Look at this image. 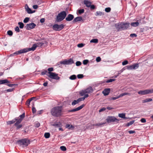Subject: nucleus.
<instances>
[{
  "label": "nucleus",
  "instance_id": "f257e3e1",
  "mask_svg": "<svg viewBox=\"0 0 153 153\" xmlns=\"http://www.w3.org/2000/svg\"><path fill=\"white\" fill-rule=\"evenodd\" d=\"M51 112L52 116L59 117L62 114V107L59 106L54 107L51 109Z\"/></svg>",
  "mask_w": 153,
  "mask_h": 153
},
{
  "label": "nucleus",
  "instance_id": "f03ea898",
  "mask_svg": "<svg viewBox=\"0 0 153 153\" xmlns=\"http://www.w3.org/2000/svg\"><path fill=\"white\" fill-rule=\"evenodd\" d=\"M129 23H117L115 24V26L118 31L124 30L127 29L129 26Z\"/></svg>",
  "mask_w": 153,
  "mask_h": 153
},
{
  "label": "nucleus",
  "instance_id": "7ed1b4c3",
  "mask_svg": "<svg viewBox=\"0 0 153 153\" xmlns=\"http://www.w3.org/2000/svg\"><path fill=\"white\" fill-rule=\"evenodd\" d=\"M17 143L22 147H26L30 144V140L27 138L19 140L17 141Z\"/></svg>",
  "mask_w": 153,
  "mask_h": 153
},
{
  "label": "nucleus",
  "instance_id": "20e7f679",
  "mask_svg": "<svg viewBox=\"0 0 153 153\" xmlns=\"http://www.w3.org/2000/svg\"><path fill=\"white\" fill-rule=\"evenodd\" d=\"M67 14L65 11L61 12L57 15L56 20L57 22H60L62 21L66 17Z\"/></svg>",
  "mask_w": 153,
  "mask_h": 153
},
{
  "label": "nucleus",
  "instance_id": "39448f33",
  "mask_svg": "<svg viewBox=\"0 0 153 153\" xmlns=\"http://www.w3.org/2000/svg\"><path fill=\"white\" fill-rule=\"evenodd\" d=\"M74 63V62L73 59L72 58H70L68 60L65 59L63 61L60 62H59L57 63V65L59 66V67H60V65L61 64L70 65Z\"/></svg>",
  "mask_w": 153,
  "mask_h": 153
},
{
  "label": "nucleus",
  "instance_id": "423d86ee",
  "mask_svg": "<svg viewBox=\"0 0 153 153\" xmlns=\"http://www.w3.org/2000/svg\"><path fill=\"white\" fill-rule=\"evenodd\" d=\"M106 120L108 123H113L116 122L118 123L119 120L114 116H108Z\"/></svg>",
  "mask_w": 153,
  "mask_h": 153
},
{
  "label": "nucleus",
  "instance_id": "0eeeda50",
  "mask_svg": "<svg viewBox=\"0 0 153 153\" xmlns=\"http://www.w3.org/2000/svg\"><path fill=\"white\" fill-rule=\"evenodd\" d=\"M64 26L65 25L63 24L58 25L56 24L53 25L52 28L53 30H55L59 31L62 29L64 28Z\"/></svg>",
  "mask_w": 153,
  "mask_h": 153
},
{
  "label": "nucleus",
  "instance_id": "6e6552de",
  "mask_svg": "<svg viewBox=\"0 0 153 153\" xmlns=\"http://www.w3.org/2000/svg\"><path fill=\"white\" fill-rule=\"evenodd\" d=\"M152 93H153V89L140 90L138 92L139 94L141 95H144Z\"/></svg>",
  "mask_w": 153,
  "mask_h": 153
},
{
  "label": "nucleus",
  "instance_id": "1a4fd4ad",
  "mask_svg": "<svg viewBox=\"0 0 153 153\" xmlns=\"http://www.w3.org/2000/svg\"><path fill=\"white\" fill-rule=\"evenodd\" d=\"M48 74L49 75L46 74V75L51 79L58 80L60 78L58 76V74L55 73L48 72Z\"/></svg>",
  "mask_w": 153,
  "mask_h": 153
},
{
  "label": "nucleus",
  "instance_id": "9d476101",
  "mask_svg": "<svg viewBox=\"0 0 153 153\" xmlns=\"http://www.w3.org/2000/svg\"><path fill=\"white\" fill-rule=\"evenodd\" d=\"M139 67L138 63H136L131 65L127 66V69L129 70H133Z\"/></svg>",
  "mask_w": 153,
  "mask_h": 153
},
{
  "label": "nucleus",
  "instance_id": "9b49d317",
  "mask_svg": "<svg viewBox=\"0 0 153 153\" xmlns=\"http://www.w3.org/2000/svg\"><path fill=\"white\" fill-rule=\"evenodd\" d=\"M36 25L34 23L32 22L30 23L27 24L26 29L27 30H30L35 28Z\"/></svg>",
  "mask_w": 153,
  "mask_h": 153
},
{
  "label": "nucleus",
  "instance_id": "f8f14e48",
  "mask_svg": "<svg viewBox=\"0 0 153 153\" xmlns=\"http://www.w3.org/2000/svg\"><path fill=\"white\" fill-rule=\"evenodd\" d=\"M38 47V45H37V44H34L33 45L31 48H24V50L25 51H26L25 53H26L31 51H34Z\"/></svg>",
  "mask_w": 153,
  "mask_h": 153
},
{
  "label": "nucleus",
  "instance_id": "ddd939ff",
  "mask_svg": "<svg viewBox=\"0 0 153 153\" xmlns=\"http://www.w3.org/2000/svg\"><path fill=\"white\" fill-rule=\"evenodd\" d=\"M85 105L84 104H82L80 105V106L78 107L73 109L71 110H69L68 111V112H75L77 111H79L81 109H82L84 106Z\"/></svg>",
  "mask_w": 153,
  "mask_h": 153
},
{
  "label": "nucleus",
  "instance_id": "4468645a",
  "mask_svg": "<svg viewBox=\"0 0 153 153\" xmlns=\"http://www.w3.org/2000/svg\"><path fill=\"white\" fill-rule=\"evenodd\" d=\"M128 94V93H126V92L124 93L120 94V95H119V96H117L112 97L111 98V100H115L118 99L120 97H121L123 96H125L126 95H127Z\"/></svg>",
  "mask_w": 153,
  "mask_h": 153
},
{
  "label": "nucleus",
  "instance_id": "2eb2a0df",
  "mask_svg": "<svg viewBox=\"0 0 153 153\" xmlns=\"http://www.w3.org/2000/svg\"><path fill=\"white\" fill-rule=\"evenodd\" d=\"M25 9L27 13L29 14L35 12V10L33 11L31 9L28 7V6L27 4H26L25 6Z\"/></svg>",
  "mask_w": 153,
  "mask_h": 153
},
{
  "label": "nucleus",
  "instance_id": "dca6fc26",
  "mask_svg": "<svg viewBox=\"0 0 153 153\" xmlns=\"http://www.w3.org/2000/svg\"><path fill=\"white\" fill-rule=\"evenodd\" d=\"M74 18V16L73 15L69 14L65 18V20L67 21H70L72 20Z\"/></svg>",
  "mask_w": 153,
  "mask_h": 153
},
{
  "label": "nucleus",
  "instance_id": "f3484780",
  "mask_svg": "<svg viewBox=\"0 0 153 153\" xmlns=\"http://www.w3.org/2000/svg\"><path fill=\"white\" fill-rule=\"evenodd\" d=\"M25 51L24 50V48L21 49L19 51H16L13 53V54L15 55H19L20 54H22L24 53H25Z\"/></svg>",
  "mask_w": 153,
  "mask_h": 153
},
{
  "label": "nucleus",
  "instance_id": "a211bd4d",
  "mask_svg": "<svg viewBox=\"0 0 153 153\" xmlns=\"http://www.w3.org/2000/svg\"><path fill=\"white\" fill-rule=\"evenodd\" d=\"M110 91L109 88L105 89L102 91V93L104 96H107L109 94Z\"/></svg>",
  "mask_w": 153,
  "mask_h": 153
},
{
  "label": "nucleus",
  "instance_id": "6ab92c4d",
  "mask_svg": "<svg viewBox=\"0 0 153 153\" xmlns=\"http://www.w3.org/2000/svg\"><path fill=\"white\" fill-rule=\"evenodd\" d=\"M82 20V17L81 16H78L75 18L73 21V23L81 21Z\"/></svg>",
  "mask_w": 153,
  "mask_h": 153
},
{
  "label": "nucleus",
  "instance_id": "aec40b11",
  "mask_svg": "<svg viewBox=\"0 0 153 153\" xmlns=\"http://www.w3.org/2000/svg\"><path fill=\"white\" fill-rule=\"evenodd\" d=\"M85 91V92L88 94L92 93L93 91V89L91 87H90L87 88Z\"/></svg>",
  "mask_w": 153,
  "mask_h": 153
},
{
  "label": "nucleus",
  "instance_id": "412c9836",
  "mask_svg": "<svg viewBox=\"0 0 153 153\" xmlns=\"http://www.w3.org/2000/svg\"><path fill=\"white\" fill-rule=\"evenodd\" d=\"M83 2L84 4L86 5V6L88 7H90V6L91 4V3L90 1L87 0H84Z\"/></svg>",
  "mask_w": 153,
  "mask_h": 153
},
{
  "label": "nucleus",
  "instance_id": "4be33fe9",
  "mask_svg": "<svg viewBox=\"0 0 153 153\" xmlns=\"http://www.w3.org/2000/svg\"><path fill=\"white\" fill-rule=\"evenodd\" d=\"M105 123H106V122L102 123H97V124H93V125L92 124V125H91V126L92 127H93V126H97V127H100L102 126V125H104Z\"/></svg>",
  "mask_w": 153,
  "mask_h": 153
},
{
  "label": "nucleus",
  "instance_id": "5701e85b",
  "mask_svg": "<svg viewBox=\"0 0 153 153\" xmlns=\"http://www.w3.org/2000/svg\"><path fill=\"white\" fill-rule=\"evenodd\" d=\"M52 125V126L56 128H59L61 127V124L60 122H59L58 123H55L53 124Z\"/></svg>",
  "mask_w": 153,
  "mask_h": 153
},
{
  "label": "nucleus",
  "instance_id": "b1692460",
  "mask_svg": "<svg viewBox=\"0 0 153 153\" xmlns=\"http://www.w3.org/2000/svg\"><path fill=\"white\" fill-rule=\"evenodd\" d=\"M10 82L7 79L0 80V84H2L9 83Z\"/></svg>",
  "mask_w": 153,
  "mask_h": 153
},
{
  "label": "nucleus",
  "instance_id": "393cba45",
  "mask_svg": "<svg viewBox=\"0 0 153 153\" xmlns=\"http://www.w3.org/2000/svg\"><path fill=\"white\" fill-rule=\"evenodd\" d=\"M16 119L15 118L12 120L9 121L7 122V125H10L15 123L16 121Z\"/></svg>",
  "mask_w": 153,
  "mask_h": 153
},
{
  "label": "nucleus",
  "instance_id": "a878e982",
  "mask_svg": "<svg viewBox=\"0 0 153 153\" xmlns=\"http://www.w3.org/2000/svg\"><path fill=\"white\" fill-rule=\"evenodd\" d=\"M15 119H16L17 120L16 121V123L14 124L15 126H17L22 121V120L19 119V118L16 117Z\"/></svg>",
  "mask_w": 153,
  "mask_h": 153
},
{
  "label": "nucleus",
  "instance_id": "bb28decb",
  "mask_svg": "<svg viewBox=\"0 0 153 153\" xmlns=\"http://www.w3.org/2000/svg\"><path fill=\"white\" fill-rule=\"evenodd\" d=\"M152 99L151 98H147V99H146L144 100H142V102L143 103H146V102H150V101H152Z\"/></svg>",
  "mask_w": 153,
  "mask_h": 153
},
{
  "label": "nucleus",
  "instance_id": "cd10ccee",
  "mask_svg": "<svg viewBox=\"0 0 153 153\" xmlns=\"http://www.w3.org/2000/svg\"><path fill=\"white\" fill-rule=\"evenodd\" d=\"M139 24V23L138 22H136L131 23V26H132L133 27H136L138 26Z\"/></svg>",
  "mask_w": 153,
  "mask_h": 153
},
{
  "label": "nucleus",
  "instance_id": "c85d7f7f",
  "mask_svg": "<svg viewBox=\"0 0 153 153\" xmlns=\"http://www.w3.org/2000/svg\"><path fill=\"white\" fill-rule=\"evenodd\" d=\"M90 42L91 43H97L98 42V40L97 39H93L91 40Z\"/></svg>",
  "mask_w": 153,
  "mask_h": 153
},
{
  "label": "nucleus",
  "instance_id": "c756f323",
  "mask_svg": "<svg viewBox=\"0 0 153 153\" xmlns=\"http://www.w3.org/2000/svg\"><path fill=\"white\" fill-rule=\"evenodd\" d=\"M118 116L119 117L123 119H126L125 114L124 113L119 114Z\"/></svg>",
  "mask_w": 153,
  "mask_h": 153
},
{
  "label": "nucleus",
  "instance_id": "7c9ffc66",
  "mask_svg": "<svg viewBox=\"0 0 153 153\" xmlns=\"http://www.w3.org/2000/svg\"><path fill=\"white\" fill-rule=\"evenodd\" d=\"M103 13L100 11H97L96 12V14H95L96 16H101L102 15H103Z\"/></svg>",
  "mask_w": 153,
  "mask_h": 153
},
{
  "label": "nucleus",
  "instance_id": "2f4dec72",
  "mask_svg": "<svg viewBox=\"0 0 153 153\" xmlns=\"http://www.w3.org/2000/svg\"><path fill=\"white\" fill-rule=\"evenodd\" d=\"M18 24L19 25V27L20 28L22 29L23 28L24 24L22 22H18Z\"/></svg>",
  "mask_w": 153,
  "mask_h": 153
},
{
  "label": "nucleus",
  "instance_id": "473e14b6",
  "mask_svg": "<svg viewBox=\"0 0 153 153\" xmlns=\"http://www.w3.org/2000/svg\"><path fill=\"white\" fill-rule=\"evenodd\" d=\"M50 136V134L49 132H46L44 134V137L46 138H49Z\"/></svg>",
  "mask_w": 153,
  "mask_h": 153
},
{
  "label": "nucleus",
  "instance_id": "72a5a7b5",
  "mask_svg": "<svg viewBox=\"0 0 153 153\" xmlns=\"http://www.w3.org/2000/svg\"><path fill=\"white\" fill-rule=\"evenodd\" d=\"M76 78V76L75 75H73L69 77V79L71 80H74Z\"/></svg>",
  "mask_w": 153,
  "mask_h": 153
},
{
  "label": "nucleus",
  "instance_id": "f704fd0d",
  "mask_svg": "<svg viewBox=\"0 0 153 153\" xmlns=\"http://www.w3.org/2000/svg\"><path fill=\"white\" fill-rule=\"evenodd\" d=\"M84 10L83 9L78 10V11L79 14H81L83 13L84 12Z\"/></svg>",
  "mask_w": 153,
  "mask_h": 153
},
{
  "label": "nucleus",
  "instance_id": "c9c22d12",
  "mask_svg": "<svg viewBox=\"0 0 153 153\" xmlns=\"http://www.w3.org/2000/svg\"><path fill=\"white\" fill-rule=\"evenodd\" d=\"M47 73L48 71L47 70H44L41 73V74L43 75H44L45 74L46 75V74H48V75H49V74L48 73L46 74Z\"/></svg>",
  "mask_w": 153,
  "mask_h": 153
},
{
  "label": "nucleus",
  "instance_id": "e433bc0d",
  "mask_svg": "<svg viewBox=\"0 0 153 153\" xmlns=\"http://www.w3.org/2000/svg\"><path fill=\"white\" fill-rule=\"evenodd\" d=\"M134 120H132L129 122L127 123L126 124V126H130L132 125L134 123Z\"/></svg>",
  "mask_w": 153,
  "mask_h": 153
},
{
  "label": "nucleus",
  "instance_id": "4c0bfd02",
  "mask_svg": "<svg viewBox=\"0 0 153 153\" xmlns=\"http://www.w3.org/2000/svg\"><path fill=\"white\" fill-rule=\"evenodd\" d=\"M115 80V79H108L106 80L105 82L106 83H109L112 82L113 81H114Z\"/></svg>",
  "mask_w": 153,
  "mask_h": 153
},
{
  "label": "nucleus",
  "instance_id": "58836bf2",
  "mask_svg": "<svg viewBox=\"0 0 153 153\" xmlns=\"http://www.w3.org/2000/svg\"><path fill=\"white\" fill-rule=\"evenodd\" d=\"M25 117V113H24L20 115L19 117L20 118L19 119H21L22 120Z\"/></svg>",
  "mask_w": 153,
  "mask_h": 153
},
{
  "label": "nucleus",
  "instance_id": "ea45409f",
  "mask_svg": "<svg viewBox=\"0 0 153 153\" xmlns=\"http://www.w3.org/2000/svg\"><path fill=\"white\" fill-rule=\"evenodd\" d=\"M30 18L29 17L25 18L23 20V22L25 23H27L29 21Z\"/></svg>",
  "mask_w": 153,
  "mask_h": 153
},
{
  "label": "nucleus",
  "instance_id": "a19ab883",
  "mask_svg": "<svg viewBox=\"0 0 153 153\" xmlns=\"http://www.w3.org/2000/svg\"><path fill=\"white\" fill-rule=\"evenodd\" d=\"M77 101V100H75L73 101V102H72V105H74L76 104H77L78 102Z\"/></svg>",
  "mask_w": 153,
  "mask_h": 153
},
{
  "label": "nucleus",
  "instance_id": "79ce46f5",
  "mask_svg": "<svg viewBox=\"0 0 153 153\" xmlns=\"http://www.w3.org/2000/svg\"><path fill=\"white\" fill-rule=\"evenodd\" d=\"M60 149L61 150L63 151H65L66 150V147L64 146H62L60 147Z\"/></svg>",
  "mask_w": 153,
  "mask_h": 153
},
{
  "label": "nucleus",
  "instance_id": "37998d69",
  "mask_svg": "<svg viewBox=\"0 0 153 153\" xmlns=\"http://www.w3.org/2000/svg\"><path fill=\"white\" fill-rule=\"evenodd\" d=\"M40 126V123L38 122H36L35 123V127L38 128Z\"/></svg>",
  "mask_w": 153,
  "mask_h": 153
},
{
  "label": "nucleus",
  "instance_id": "c03bdc74",
  "mask_svg": "<svg viewBox=\"0 0 153 153\" xmlns=\"http://www.w3.org/2000/svg\"><path fill=\"white\" fill-rule=\"evenodd\" d=\"M111 10V8L109 7H106L105 9V11L106 12L108 13Z\"/></svg>",
  "mask_w": 153,
  "mask_h": 153
},
{
  "label": "nucleus",
  "instance_id": "a18cd8bd",
  "mask_svg": "<svg viewBox=\"0 0 153 153\" xmlns=\"http://www.w3.org/2000/svg\"><path fill=\"white\" fill-rule=\"evenodd\" d=\"M86 94V93L85 92V90L82 91L81 92H80L79 93V94L81 96H83L85 94Z\"/></svg>",
  "mask_w": 153,
  "mask_h": 153
},
{
  "label": "nucleus",
  "instance_id": "49530a36",
  "mask_svg": "<svg viewBox=\"0 0 153 153\" xmlns=\"http://www.w3.org/2000/svg\"><path fill=\"white\" fill-rule=\"evenodd\" d=\"M7 34L10 36H12L13 34V33L11 30H9L7 32Z\"/></svg>",
  "mask_w": 153,
  "mask_h": 153
},
{
  "label": "nucleus",
  "instance_id": "de8ad7c7",
  "mask_svg": "<svg viewBox=\"0 0 153 153\" xmlns=\"http://www.w3.org/2000/svg\"><path fill=\"white\" fill-rule=\"evenodd\" d=\"M89 60L87 59H85L83 61V63L84 65H86L88 62Z\"/></svg>",
  "mask_w": 153,
  "mask_h": 153
},
{
  "label": "nucleus",
  "instance_id": "09e8293b",
  "mask_svg": "<svg viewBox=\"0 0 153 153\" xmlns=\"http://www.w3.org/2000/svg\"><path fill=\"white\" fill-rule=\"evenodd\" d=\"M84 76L82 74H79L77 75V78L78 79H82L83 78Z\"/></svg>",
  "mask_w": 153,
  "mask_h": 153
},
{
  "label": "nucleus",
  "instance_id": "8fccbe9b",
  "mask_svg": "<svg viewBox=\"0 0 153 153\" xmlns=\"http://www.w3.org/2000/svg\"><path fill=\"white\" fill-rule=\"evenodd\" d=\"M15 30L17 32H19L20 31V30L18 26H16L15 27Z\"/></svg>",
  "mask_w": 153,
  "mask_h": 153
},
{
  "label": "nucleus",
  "instance_id": "3c124183",
  "mask_svg": "<svg viewBox=\"0 0 153 153\" xmlns=\"http://www.w3.org/2000/svg\"><path fill=\"white\" fill-rule=\"evenodd\" d=\"M31 101L29 99H28L26 102V104L28 106H29L30 104V102Z\"/></svg>",
  "mask_w": 153,
  "mask_h": 153
},
{
  "label": "nucleus",
  "instance_id": "603ef678",
  "mask_svg": "<svg viewBox=\"0 0 153 153\" xmlns=\"http://www.w3.org/2000/svg\"><path fill=\"white\" fill-rule=\"evenodd\" d=\"M81 62L79 61H77L76 63V65L77 66H79L81 65Z\"/></svg>",
  "mask_w": 153,
  "mask_h": 153
},
{
  "label": "nucleus",
  "instance_id": "864d4df0",
  "mask_svg": "<svg viewBox=\"0 0 153 153\" xmlns=\"http://www.w3.org/2000/svg\"><path fill=\"white\" fill-rule=\"evenodd\" d=\"M48 71H49L48 72H51L53 71V68H48Z\"/></svg>",
  "mask_w": 153,
  "mask_h": 153
},
{
  "label": "nucleus",
  "instance_id": "5fc2aeb1",
  "mask_svg": "<svg viewBox=\"0 0 153 153\" xmlns=\"http://www.w3.org/2000/svg\"><path fill=\"white\" fill-rule=\"evenodd\" d=\"M77 100V101H78V102H79L81 101H83L84 100V98H83V97H82L78 98Z\"/></svg>",
  "mask_w": 153,
  "mask_h": 153
},
{
  "label": "nucleus",
  "instance_id": "6e6d98bb",
  "mask_svg": "<svg viewBox=\"0 0 153 153\" xmlns=\"http://www.w3.org/2000/svg\"><path fill=\"white\" fill-rule=\"evenodd\" d=\"M128 62L127 60H125L122 62V64L123 65H125L128 64Z\"/></svg>",
  "mask_w": 153,
  "mask_h": 153
},
{
  "label": "nucleus",
  "instance_id": "4d7b16f0",
  "mask_svg": "<svg viewBox=\"0 0 153 153\" xmlns=\"http://www.w3.org/2000/svg\"><path fill=\"white\" fill-rule=\"evenodd\" d=\"M84 45V44L82 43H80L77 45V46L79 48H82Z\"/></svg>",
  "mask_w": 153,
  "mask_h": 153
},
{
  "label": "nucleus",
  "instance_id": "13d9d810",
  "mask_svg": "<svg viewBox=\"0 0 153 153\" xmlns=\"http://www.w3.org/2000/svg\"><path fill=\"white\" fill-rule=\"evenodd\" d=\"M90 7L91 10H94L95 9V5H91V4L90 6Z\"/></svg>",
  "mask_w": 153,
  "mask_h": 153
},
{
  "label": "nucleus",
  "instance_id": "bf43d9fd",
  "mask_svg": "<svg viewBox=\"0 0 153 153\" xmlns=\"http://www.w3.org/2000/svg\"><path fill=\"white\" fill-rule=\"evenodd\" d=\"M16 127L17 129H19L22 127V124H18L17 126H15Z\"/></svg>",
  "mask_w": 153,
  "mask_h": 153
},
{
  "label": "nucleus",
  "instance_id": "052dcab7",
  "mask_svg": "<svg viewBox=\"0 0 153 153\" xmlns=\"http://www.w3.org/2000/svg\"><path fill=\"white\" fill-rule=\"evenodd\" d=\"M130 36L131 37H136L137 36V35L135 33H132L130 34Z\"/></svg>",
  "mask_w": 153,
  "mask_h": 153
},
{
  "label": "nucleus",
  "instance_id": "680f3d73",
  "mask_svg": "<svg viewBox=\"0 0 153 153\" xmlns=\"http://www.w3.org/2000/svg\"><path fill=\"white\" fill-rule=\"evenodd\" d=\"M101 60V58L100 57H98L96 59V61L97 62H99Z\"/></svg>",
  "mask_w": 153,
  "mask_h": 153
},
{
  "label": "nucleus",
  "instance_id": "e2e57ef3",
  "mask_svg": "<svg viewBox=\"0 0 153 153\" xmlns=\"http://www.w3.org/2000/svg\"><path fill=\"white\" fill-rule=\"evenodd\" d=\"M32 111L33 114L35 113L36 112V110L35 108L34 107H33L32 108Z\"/></svg>",
  "mask_w": 153,
  "mask_h": 153
},
{
  "label": "nucleus",
  "instance_id": "0e129e2a",
  "mask_svg": "<svg viewBox=\"0 0 153 153\" xmlns=\"http://www.w3.org/2000/svg\"><path fill=\"white\" fill-rule=\"evenodd\" d=\"M140 121L142 123H145L146 122V119L144 118H142L140 120Z\"/></svg>",
  "mask_w": 153,
  "mask_h": 153
},
{
  "label": "nucleus",
  "instance_id": "69168bd1",
  "mask_svg": "<svg viewBox=\"0 0 153 153\" xmlns=\"http://www.w3.org/2000/svg\"><path fill=\"white\" fill-rule=\"evenodd\" d=\"M14 88H10L7 89L6 91L7 92H12L13 91Z\"/></svg>",
  "mask_w": 153,
  "mask_h": 153
},
{
  "label": "nucleus",
  "instance_id": "338daca9",
  "mask_svg": "<svg viewBox=\"0 0 153 153\" xmlns=\"http://www.w3.org/2000/svg\"><path fill=\"white\" fill-rule=\"evenodd\" d=\"M7 85L10 87H12L13 86H14L15 85V84H8L7 83Z\"/></svg>",
  "mask_w": 153,
  "mask_h": 153
},
{
  "label": "nucleus",
  "instance_id": "774afa93",
  "mask_svg": "<svg viewBox=\"0 0 153 153\" xmlns=\"http://www.w3.org/2000/svg\"><path fill=\"white\" fill-rule=\"evenodd\" d=\"M74 128V126L73 125H71V126L70 125V127L68 129H71L72 130H73Z\"/></svg>",
  "mask_w": 153,
  "mask_h": 153
}]
</instances>
